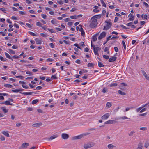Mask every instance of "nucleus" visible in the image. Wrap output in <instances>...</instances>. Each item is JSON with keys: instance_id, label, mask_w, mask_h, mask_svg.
Returning <instances> with one entry per match:
<instances>
[{"instance_id": "6ab92c4d", "label": "nucleus", "mask_w": 149, "mask_h": 149, "mask_svg": "<svg viewBox=\"0 0 149 149\" xmlns=\"http://www.w3.org/2000/svg\"><path fill=\"white\" fill-rule=\"evenodd\" d=\"M128 17L130 18L129 20L130 21H133L134 19V16L132 15L130 13L128 15Z\"/></svg>"}, {"instance_id": "2f4dec72", "label": "nucleus", "mask_w": 149, "mask_h": 149, "mask_svg": "<svg viewBox=\"0 0 149 149\" xmlns=\"http://www.w3.org/2000/svg\"><path fill=\"white\" fill-rule=\"evenodd\" d=\"M36 25L40 27H42V24L40 22H38L36 23Z\"/></svg>"}, {"instance_id": "39448f33", "label": "nucleus", "mask_w": 149, "mask_h": 149, "mask_svg": "<svg viewBox=\"0 0 149 149\" xmlns=\"http://www.w3.org/2000/svg\"><path fill=\"white\" fill-rule=\"evenodd\" d=\"M29 146V144L27 143H25L22 144L20 147L19 148V149H25L27 148Z\"/></svg>"}, {"instance_id": "3c124183", "label": "nucleus", "mask_w": 149, "mask_h": 149, "mask_svg": "<svg viewBox=\"0 0 149 149\" xmlns=\"http://www.w3.org/2000/svg\"><path fill=\"white\" fill-rule=\"evenodd\" d=\"M146 110V108H144L142 109V110H141L140 111V113H142L144 111H145Z\"/></svg>"}, {"instance_id": "f03ea898", "label": "nucleus", "mask_w": 149, "mask_h": 149, "mask_svg": "<svg viewBox=\"0 0 149 149\" xmlns=\"http://www.w3.org/2000/svg\"><path fill=\"white\" fill-rule=\"evenodd\" d=\"M105 22L107 23V25L106 26H104L103 28L104 30H107L109 29L111 26L112 24L111 22H108L107 21H105Z\"/></svg>"}, {"instance_id": "bf43d9fd", "label": "nucleus", "mask_w": 149, "mask_h": 149, "mask_svg": "<svg viewBox=\"0 0 149 149\" xmlns=\"http://www.w3.org/2000/svg\"><path fill=\"white\" fill-rule=\"evenodd\" d=\"M0 139L2 141H4L5 140V138L3 136H1L0 138Z\"/></svg>"}, {"instance_id": "2eb2a0df", "label": "nucleus", "mask_w": 149, "mask_h": 149, "mask_svg": "<svg viewBox=\"0 0 149 149\" xmlns=\"http://www.w3.org/2000/svg\"><path fill=\"white\" fill-rule=\"evenodd\" d=\"M116 122V121L114 120H109L105 122L104 123L105 124H113Z\"/></svg>"}, {"instance_id": "a18cd8bd", "label": "nucleus", "mask_w": 149, "mask_h": 149, "mask_svg": "<svg viewBox=\"0 0 149 149\" xmlns=\"http://www.w3.org/2000/svg\"><path fill=\"white\" fill-rule=\"evenodd\" d=\"M98 66L100 67H104V65L102 64L100 62H98Z\"/></svg>"}, {"instance_id": "de8ad7c7", "label": "nucleus", "mask_w": 149, "mask_h": 149, "mask_svg": "<svg viewBox=\"0 0 149 149\" xmlns=\"http://www.w3.org/2000/svg\"><path fill=\"white\" fill-rule=\"evenodd\" d=\"M0 10L4 12V13H6V12H5L6 10H5V8H0Z\"/></svg>"}, {"instance_id": "4c0bfd02", "label": "nucleus", "mask_w": 149, "mask_h": 149, "mask_svg": "<svg viewBox=\"0 0 149 149\" xmlns=\"http://www.w3.org/2000/svg\"><path fill=\"white\" fill-rule=\"evenodd\" d=\"M5 86L9 88H12L13 87V86L10 84H6Z\"/></svg>"}, {"instance_id": "9d476101", "label": "nucleus", "mask_w": 149, "mask_h": 149, "mask_svg": "<svg viewBox=\"0 0 149 149\" xmlns=\"http://www.w3.org/2000/svg\"><path fill=\"white\" fill-rule=\"evenodd\" d=\"M142 72L146 79L149 81V75L148 76L144 70H142Z\"/></svg>"}, {"instance_id": "c9c22d12", "label": "nucleus", "mask_w": 149, "mask_h": 149, "mask_svg": "<svg viewBox=\"0 0 149 149\" xmlns=\"http://www.w3.org/2000/svg\"><path fill=\"white\" fill-rule=\"evenodd\" d=\"M0 59L3 61H6L7 60L6 58L4 59L3 57L1 56H0Z\"/></svg>"}, {"instance_id": "412c9836", "label": "nucleus", "mask_w": 149, "mask_h": 149, "mask_svg": "<svg viewBox=\"0 0 149 149\" xmlns=\"http://www.w3.org/2000/svg\"><path fill=\"white\" fill-rule=\"evenodd\" d=\"M112 103L111 102H107L106 104V107L108 108H110L112 106Z\"/></svg>"}, {"instance_id": "b1692460", "label": "nucleus", "mask_w": 149, "mask_h": 149, "mask_svg": "<svg viewBox=\"0 0 149 149\" xmlns=\"http://www.w3.org/2000/svg\"><path fill=\"white\" fill-rule=\"evenodd\" d=\"M98 34H97L96 35L93 36L92 37V40L93 41H95L97 40V35Z\"/></svg>"}, {"instance_id": "603ef678", "label": "nucleus", "mask_w": 149, "mask_h": 149, "mask_svg": "<svg viewBox=\"0 0 149 149\" xmlns=\"http://www.w3.org/2000/svg\"><path fill=\"white\" fill-rule=\"evenodd\" d=\"M12 58L14 59H18L19 58V56H17L16 55H15L12 57Z\"/></svg>"}, {"instance_id": "c756f323", "label": "nucleus", "mask_w": 149, "mask_h": 149, "mask_svg": "<svg viewBox=\"0 0 149 149\" xmlns=\"http://www.w3.org/2000/svg\"><path fill=\"white\" fill-rule=\"evenodd\" d=\"M33 92H23L22 94L26 95H31L33 94Z\"/></svg>"}, {"instance_id": "cd10ccee", "label": "nucleus", "mask_w": 149, "mask_h": 149, "mask_svg": "<svg viewBox=\"0 0 149 149\" xmlns=\"http://www.w3.org/2000/svg\"><path fill=\"white\" fill-rule=\"evenodd\" d=\"M38 99H36L33 100L32 102V104H35L36 103H37L38 102Z\"/></svg>"}, {"instance_id": "4d7b16f0", "label": "nucleus", "mask_w": 149, "mask_h": 149, "mask_svg": "<svg viewBox=\"0 0 149 149\" xmlns=\"http://www.w3.org/2000/svg\"><path fill=\"white\" fill-rule=\"evenodd\" d=\"M133 107H132L131 108H129V107H127V108H126L125 109V111H128L130 109H133Z\"/></svg>"}, {"instance_id": "09e8293b", "label": "nucleus", "mask_w": 149, "mask_h": 149, "mask_svg": "<svg viewBox=\"0 0 149 149\" xmlns=\"http://www.w3.org/2000/svg\"><path fill=\"white\" fill-rule=\"evenodd\" d=\"M107 88H104L103 89V90H102V92H103V93H105L107 92Z\"/></svg>"}, {"instance_id": "8fccbe9b", "label": "nucleus", "mask_w": 149, "mask_h": 149, "mask_svg": "<svg viewBox=\"0 0 149 149\" xmlns=\"http://www.w3.org/2000/svg\"><path fill=\"white\" fill-rule=\"evenodd\" d=\"M51 78L52 79H57V78L56 77V75H54L52 76L51 77Z\"/></svg>"}, {"instance_id": "f8f14e48", "label": "nucleus", "mask_w": 149, "mask_h": 149, "mask_svg": "<svg viewBox=\"0 0 149 149\" xmlns=\"http://www.w3.org/2000/svg\"><path fill=\"white\" fill-rule=\"evenodd\" d=\"M42 124L41 123H37L33 124L32 126L34 127H38L42 125Z\"/></svg>"}, {"instance_id": "7ed1b4c3", "label": "nucleus", "mask_w": 149, "mask_h": 149, "mask_svg": "<svg viewBox=\"0 0 149 149\" xmlns=\"http://www.w3.org/2000/svg\"><path fill=\"white\" fill-rule=\"evenodd\" d=\"M86 135V134H82L78 136H75L72 137V140H75L82 138L84 136Z\"/></svg>"}, {"instance_id": "f257e3e1", "label": "nucleus", "mask_w": 149, "mask_h": 149, "mask_svg": "<svg viewBox=\"0 0 149 149\" xmlns=\"http://www.w3.org/2000/svg\"><path fill=\"white\" fill-rule=\"evenodd\" d=\"M91 19L92 21L91 22L89 26L91 28H95L97 24V20L95 19L94 17H92Z\"/></svg>"}, {"instance_id": "0e129e2a", "label": "nucleus", "mask_w": 149, "mask_h": 149, "mask_svg": "<svg viewBox=\"0 0 149 149\" xmlns=\"http://www.w3.org/2000/svg\"><path fill=\"white\" fill-rule=\"evenodd\" d=\"M47 61H50L52 62L54 60L53 59H52L50 58H49L46 60Z\"/></svg>"}, {"instance_id": "393cba45", "label": "nucleus", "mask_w": 149, "mask_h": 149, "mask_svg": "<svg viewBox=\"0 0 149 149\" xmlns=\"http://www.w3.org/2000/svg\"><path fill=\"white\" fill-rule=\"evenodd\" d=\"M149 146V141H146L144 144V147L146 148H147Z\"/></svg>"}, {"instance_id": "ea45409f", "label": "nucleus", "mask_w": 149, "mask_h": 149, "mask_svg": "<svg viewBox=\"0 0 149 149\" xmlns=\"http://www.w3.org/2000/svg\"><path fill=\"white\" fill-rule=\"evenodd\" d=\"M117 85V83H114L112 84H111L110 85V87H112L113 86H116Z\"/></svg>"}, {"instance_id": "ddd939ff", "label": "nucleus", "mask_w": 149, "mask_h": 149, "mask_svg": "<svg viewBox=\"0 0 149 149\" xmlns=\"http://www.w3.org/2000/svg\"><path fill=\"white\" fill-rule=\"evenodd\" d=\"M35 41L36 42V44H41L42 43V39L40 38H36L35 39Z\"/></svg>"}, {"instance_id": "6e6d98bb", "label": "nucleus", "mask_w": 149, "mask_h": 149, "mask_svg": "<svg viewBox=\"0 0 149 149\" xmlns=\"http://www.w3.org/2000/svg\"><path fill=\"white\" fill-rule=\"evenodd\" d=\"M4 99V97L1 95V93H0V100H3Z\"/></svg>"}, {"instance_id": "1a4fd4ad", "label": "nucleus", "mask_w": 149, "mask_h": 149, "mask_svg": "<svg viewBox=\"0 0 149 149\" xmlns=\"http://www.w3.org/2000/svg\"><path fill=\"white\" fill-rule=\"evenodd\" d=\"M106 35V33L105 32H102L98 37V39H101L103 38Z\"/></svg>"}, {"instance_id": "a878e982", "label": "nucleus", "mask_w": 149, "mask_h": 149, "mask_svg": "<svg viewBox=\"0 0 149 149\" xmlns=\"http://www.w3.org/2000/svg\"><path fill=\"white\" fill-rule=\"evenodd\" d=\"M143 148V144L141 143H139L138 145V148L137 149H142Z\"/></svg>"}, {"instance_id": "052dcab7", "label": "nucleus", "mask_w": 149, "mask_h": 149, "mask_svg": "<svg viewBox=\"0 0 149 149\" xmlns=\"http://www.w3.org/2000/svg\"><path fill=\"white\" fill-rule=\"evenodd\" d=\"M93 64L91 63H89L88 65V66L89 67H93Z\"/></svg>"}, {"instance_id": "4be33fe9", "label": "nucleus", "mask_w": 149, "mask_h": 149, "mask_svg": "<svg viewBox=\"0 0 149 149\" xmlns=\"http://www.w3.org/2000/svg\"><path fill=\"white\" fill-rule=\"evenodd\" d=\"M107 147L109 149H112L115 147V146L112 144H110L108 145Z\"/></svg>"}, {"instance_id": "7c9ffc66", "label": "nucleus", "mask_w": 149, "mask_h": 149, "mask_svg": "<svg viewBox=\"0 0 149 149\" xmlns=\"http://www.w3.org/2000/svg\"><path fill=\"white\" fill-rule=\"evenodd\" d=\"M5 54L6 56V57L10 59H11V57H10V55L6 52L5 53Z\"/></svg>"}, {"instance_id": "e2e57ef3", "label": "nucleus", "mask_w": 149, "mask_h": 149, "mask_svg": "<svg viewBox=\"0 0 149 149\" xmlns=\"http://www.w3.org/2000/svg\"><path fill=\"white\" fill-rule=\"evenodd\" d=\"M36 88L37 90H39L41 89L42 88V87L40 86H39L37 87Z\"/></svg>"}, {"instance_id": "423d86ee", "label": "nucleus", "mask_w": 149, "mask_h": 149, "mask_svg": "<svg viewBox=\"0 0 149 149\" xmlns=\"http://www.w3.org/2000/svg\"><path fill=\"white\" fill-rule=\"evenodd\" d=\"M101 48L99 47H96L95 48H94V51L95 55H99L98 52L101 50Z\"/></svg>"}, {"instance_id": "4468645a", "label": "nucleus", "mask_w": 149, "mask_h": 149, "mask_svg": "<svg viewBox=\"0 0 149 149\" xmlns=\"http://www.w3.org/2000/svg\"><path fill=\"white\" fill-rule=\"evenodd\" d=\"M5 104L7 105H13V104L10 103L9 101H6L4 102H2L1 103V104Z\"/></svg>"}, {"instance_id": "9b49d317", "label": "nucleus", "mask_w": 149, "mask_h": 149, "mask_svg": "<svg viewBox=\"0 0 149 149\" xmlns=\"http://www.w3.org/2000/svg\"><path fill=\"white\" fill-rule=\"evenodd\" d=\"M58 137V135L56 134L55 135L52 136L48 138L47 139L48 141H50V140H52L53 139L57 137Z\"/></svg>"}, {"instance_id": "e433bc0d", "label": "nucleus", "mask_w": 149, "mask_h": 149, "mask_svg": "<svg viewBox=\"0 0 149 149\" xmlns=\"http://www.w3.org/2000/svg\"><path fill=\"white\" fill-rule=\"evenodd\" d=\"M47 29L51 32L53 33H55V31L52 29H50L48 28Z\"/></svg>"}, {"instance_id": "774afa93", "label": "nucleus", "mask_w": 149, "mask_h": 149, "mask_svg": "<svg viewBox=\"0 0 149 149\" xmlns=\"http://www.w3.org/2000/svg\"><path fill=\"white\" fill-rule=\"evenodd\" d=\"M141 109H142V108L141 107H139V108L137 109H136V111L137 112H138Z\"/></svg>"}, {"instance_id": "a19ab883", "label": "nucleus", "mask_w": 149, "mask_h": 149, "mask_svg": "<svg viewBox=\"0 0 149 149\" xmlns=\"http://www.w3.org/2000/svg\"><path fill=\"white\" fill-rule=\"evenodd\" d=\"M51 23L53 24H56V20H52L51 21Z\"/></svg>"}, {"instance_id": "49530a36", "label": "nucleus", "mask_w": 149, "mask_h": 149, "mask_svg": "<svg viewBox=\"0 0 149 149\" xmlns=\"http://www.w3.org/2000/svg\"><path fill=\"white\" fill-rule=\"evenodd\" d=\"M103 57L106 59H108L109 58V56H107L105 55L103 56Z\"/></svg>"}, {"instance_id": "aec40b11", "label": "nucleus", "mask_w": 149, "mask_h": 149, "mask_svg": "<svg viewBox=\"0 0 149 149\" xmlns=\"http://www.w3.org/2000/svg\"><path fill=\"white\" fill-rule=\"evenodd\" d=\"M133 24L132 22H130L128 24H127L126 25L128 26H131L132 28H136V26L133 25H132V24Z\"/></svg>"}, {"instance_id": "473e14b6", "label": "nucleus", "mask_w": 149, "mask_h": 149, "mask_svg": "<svg viewBox=\"0 0 149 149\" xmlns=\"http://www.w3.org/2000/svg\"><path fill=\"white\" fill-rule=\"evenodd\" d=\"M119 119H130V118H129L128 117H127L126 116H124L120 117L119 118Z\"/></svg>"}, {"instance_id": "58836bf2", "label": "nucleus", "mask_w": 149, "mask_h": 149, "mask_svg": "<svg viewBox=\"0 0 149 149\" xmlns=\"http://www.w3.org/2000/svg\"><path fill=\"white\" fill-rule=\"evenodd\" d=\"M9 51L12 54H15V51L12 49H10L9 50Z\"/></svg>"}, {"instance_id": "338daca9", "label": "nucleus", "mask_w": 149, "mask_h": 149, "mask_svg": "<svg viewBox=\"0 0 149 149\" xmlns=\"http://www.w3.org/2000/svg\"><path fill=\"white\" fill-rule=\"evenodd\" d=\"M58 3L60 4H63V2L62 0H60L58 1Z\"/></svg>"}, {"instance_id": "20e7f679", "label": "nucleus", "mask_w": 149, "mask_h": 149, "mask_svg": "<svg viewBox=\"0 0 149 149\" xmlns=\"http://www.w3.org/2000/svg\"><path fill=\"white\" fill-rule=\"evenodd\" d=\"M94 146V143L93 142L89 144H85L84 146V148L85 149H87L88 148L93 147Z\"/></svg>"}, {"instance_id": "c03bdc74", "label": "nucleus", "mask_w": 149, "mask_h": 149, "mask_svg": "<svg viewBox=\"0 0 149 149\" xmlns=\"http://www.w3.org/2000/svg\"><path fill=\"white\" fill-rule=\"evenodd\" d=\"M28 33L30 34L32 36H36V35L34 33H33V32H30V31H29L28 32Z\"/></svg>"}, {"instance_id": "5fc2aeb1", "label": "nucleus", "mask_w": 149, "mask_h": 149, "mask_svg": "<svg viewBox=\"0 0 149 149\" xmlns=\"http://www.w3.org/2000/svg\"><path fill=\"white\" fill-rule=\"evenodd\" d=\"M14 26L16 27L17 28H19V26L16 23H14Z\"/></svg>"}, {"instance_id": "37998d69", "label": "nucleus", "mask_w": 149, "mask_h": 149, "mask_svg": "<svg viewBox=\"0 0 149 149\" xmlns=\"http://www.w3.org/2000/svg\"><path fill=\"white\" fill-rule=\"evenodd\" d=\"M22 86L24 88L28 89L29 88L28 86L26 85H22Z\"/></svg>"}, {"instance_id": "a211bd4d", "label": "nucleus", "mask_w": 149, "mask_h": 149, "mask_svg": "<svg viewBox=\"0 0 149 149\" xmlns=\"http://www.w3.org/2000/svg\"><path fill=\"white\" fill-rule=\"evenodd\" d=\"M135 133V132L134 130L130 131L128 134V135L130 136H132L134 135Z\"/></svg>"}, {"instance_id": "0eeeda50", "label": "nucleus", "mask_w": 149, "mask_h": 149, "mask_svg": "<svg viewBox=\"0 0 149 149\" xmlns=\"http://www.w3.org/2000/svg\"><path fill=\"white\" fill-rule=\"evenodd\" d=\"M69 135L66 133H63L61 134V137L64 139H66L69 138Z\"/></svg>"}, {"instance_id": "dca6fc26", "label": "nucleus", "mask_w": 149, "mask_h": 149, "mask_svg": "<svg viewBox=\"0 0 149 149\" xmlns=\"http://www.w3.org/2000/svg\"><path fill=\"white\" fill-rule=\"evenodd\" d=\"M117 58V57L116 56H113L111 58H110L109 60V62H113L115 61Z\"/></svg>"}, {"instance_id": "f3484780", "label": "nucleus", "mask_w": 149, "mask_h": 149, "mask_svg": "<svg viewBox=\"0 0 149 149\" xmlns=\"http://www.w3.org/2000/svg\"><path fill=\"white\" fill-rule=\"evenodd\" d=\"M1 133L2 134L7 137H9L10 136L9 134L8 133V132L7 131H3Z\"/></svg>"}, {"instance_id": "13d9d810", "label": "nucleus", "mask_w": 149, "mask_h": 149, "mask_svg": "<svg viewBox=\"0 0 149 149\" xmlns=\"http://www.w3.org/2000/svg\"><path fill=\"white\" fill-rule=\"evenodd\" d=\"M94 17H95L96 18H99L101 17V15H95Z\"/></svg>"}, {"instance_id": "864d4df0", "label": "nucleus", "mask_w": 149, "mask_h": 149, "mask_svg": "<svg viewBox=\"0 0 149 149\" xmlns=\"http://www.w3.org/2000/svg\"><path fill=\"white\" fill-rule=\"evenodd\" d=\"M140 130H141L145 131L147 130V128L145 127H141L140 128Z\"/></svg>"}, {"instance_id": "680f3d73", "label": "nucleus", "mask_w": 149, "mask_h": 149, "mask_svg": "<svg viewBox=\"0 0 149 149\" xmlns=\"http://www.w3.org/2000/svg\"><path fill=\"white\" fill-rule=\"evenodd\" d=\"M120 26L122 28H123L125 29H129V28H127L125 26H124V25H120Z\"/></svg>"}, {"instance_id": "c85d7f7f", "label": "nucleus", "mask_w": 149, "mask_h": 149, "mask_svg": "<svg viewBox=\"0 0 149 149\" xmlns=\"http://www.w3.org/2000/svg\"><path fill=\"white\" fill-rule=\"evenodd\" d=\"M141 16L142 18L143 19L144 18V19H146V20L147 19V17H148L147 15L145 14V15H144L143 14H142L141 15Z\"/></svg>"}, {"instance_id": "5701e85b", "label": "nucleus", "mask_w": 149, "mask_h": 149, "mask_svg": "<svg viewBox=\"0 0 149 149\" xmlns=\"http://www.w3.org/2000/svg\"><path fill=\"white\" fill-rule=\"evenodd\" d=\"M118 93L122 95H126V93L123 92H122L121 90H119L118 91Z\"/></svg>"}, {"instance_id": "69168bd1", "label": "nucleus", "mask_w": 149, "mask_h": 149, "mask_svg": "<svg viewBox=\"0 0 149 149\" xmlns=\"http://www.w3.org/2000/svg\"><path fill=\"white\" fill-rule=\"evenodd\" d=\"M42 17L44 19H45L46 17V15L44 14H42L41 15Z\"/></svg>"}, {"instance_id": "79ce46f5", "label": "nucleus", "mask_w": 149, "mask_h": 149, "mask_svg": "<svg viewBox=\"0 0 149 149\" xmlns=\"http://www.w3.org/2000/svg\"><path fill=\"white\" fill-rule=\"evenodd\" d=\"M70 18L72 19H76L77 18V17L76 16H70Z\"/></svg>"}, {"instance_id": "f704fd0d", "label": "nucleus", "mask_w": 149, "mask_h": 149, "mask_svg": "<svg viewBox=\"0 0 149 149\" xmlns=\"http://www.w3.org/2000/svg\"><path fill=\"white\" fill-rule=\"evenodd\" d=\"M22 90L20 89H15L14 90H12V91L14 92H18L22 91Z\"/></svg>"}, {"instance_id": "bb28decb", "label": "nucleus", "mask_w": 149, "mask_h": 149, "mask_svg": "<svg viewBox=\"0 0 149 149\" xmlns=\"http://www.w3.org/2000/svg\"><path fill=\"white\" fill-rule=\"evenodd\" d=\"M1 109L4 113H7L8 112V110L6 109V108L4 107H2Z\"/></svg>"}, {"instance_id": "72a5a7b5", "label": "nucleus", "mask_w": 149, "mask_h": 149, "mask_svg": "<svg viewBox=\"0 0 149 149\" xmlns=\"http://www.w3.org/2000/svg\"><path fill=\"white\" fill-rule=\"evenodd\" d=\"M101 1V3L102 5V6L104 7H106V5L104 3V2L103 1V0H100Z\"/></svg>"}, {"instance_id": "6e6552de", "label": "nucleus", "mask_w": 149, "mask_h": 149, "mask_svg": "<svg viewBox=\"0 0 149 149\" xmlns=\"http://www.w3.org/2000/svg\"><path fill=\"white\" fill-rule=\"evenodd\" d=\"M110 114L109 113H107L101 117V119L102 120H105L107 119L109 116Z\"/></svg>"}]
</instances>
